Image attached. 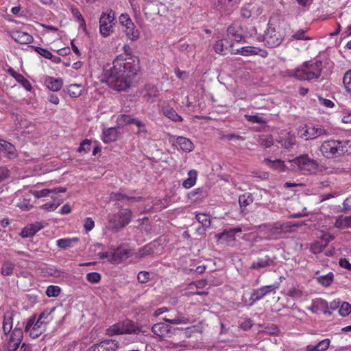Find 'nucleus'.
<instances>
[{"label": "nucleus", "instance_id": "f257e3e1", "mask_svg": "<svg viewBox=\"0 0 351 351\" xmlns=\"http://www.w3.org/2000/svg\"><path fill=\"white\" fill-rule=\"evenodd\" d=\"M139 69V59L136 56L122 53L115 58L111 67L104 69V75L110 88L119 92L125 91Z\"/></svg>", "mask_w": 351, "mask_h": 351}, {"label": "nucleus", "instance_id": "f03ea898", "mask_svg": "<svg viewBox=\"0 0 351 351\" xmlns=\"http://www.w3.org/2000/svg\"><path fill=\"white\" fill-rule=\"evenodd\" d=\"M349 143V141H325L321 145L319 151L324 157L328 159L339 157L348 152Z\"/></svg>", "mask_w": 351, "mask_h": 351}, {"label": "nucleus", "instance_id": "7ed1b4c3", "mask_svg": "<svg viewBox=\"0 0 351 351\" xmlns=\"http://www.w3.org/2000/svg\"><path fill=\"white\" fill-rule=\"evenodd\" d=\"M260 232L267 240H276L290 231L291 226L288 223L276 221L260 226Z\"/></svg>", "mask_w": 351, "mask_h": 351}, {"label": "nucleus", "instance_id": "20e7f679", "mask_svg": "<svg viewBox=\"0 0 351 351\" xmlns=\"http://www.w3.org/2000/svg\"><path fill=\"white\" fill-rule=\"evenodd\" d=\"M285 38V34L280 25L272 23L269 19L267 27L264 32V45L269 48H274L279 46Z\"/></svg>", "mask_w": 351, "mask_h": 351}, {"label": "nucleus", "instance_id": "39448f33", "mask_svg": "<svg viewBox=\"0 0 351 351\" xmlns=\"http://www.w3.org/2000/svg\"><path fill=\"white\" fill-rule=\"evenodd\" d=\"M322 69L321 61L304 62L300 69L295 71L293 76L300 80H311L317 79Z\"/></svg>", "mask_w": 351, "mask_h": 351}, {"label": "nucleus", "instance_id": "423d86ee", "mask_svg": "<svg viewBox=\"0 0 351 351\" xmlns=\"http://www.w3.org/2000/svg\"><path fill=\"white\" fill-rule=\"evenodd\" d=\"M132 217L130 209L121 208L117 213L108 217L107 228L117 232L130 223Z\"/></svg>", "mask_w": 351, "mask_h": 351}, {"label": "nucleus", "instance_id": "0eeeda50", "mask_svg": "<svg viewBox=\"0 0 351 351\" xmlns=\"http://www.w3.org/2000/svg\"><path fill=\"white\" fill-rule=\"evenodd\" d=\"M291 165L304 173H315L318 169L317 160L309 157L308 154H302L290 160Z\"/></svg>", "mask_w": 351, "mask_h": 351}, {"label": "nucleus", "instance_id": "6e6552de", "mask_svg": "<svg viewBox=\"0 0 351 351\" xmlns=\"http://www.w3.org/2000/svg\"><path fill=\"white\" fill-rule=\"evenodd\" d=\"M3 335V351H16L23 339V330L16 326L11 332Z\"/></svg>", "mask_w": 351, "mask_h": 351}, {"label": "nucleus", "instance_id": "1a4fd4ad", "mask_svg": "<svg viewBox=\"0 0 351 351\" xmlns=\"http://www.w3.org/2000/svg\"><path fill=\"white\" fill-rule=\"evenodd\" d=\"M99 33L106 38L109 36L114 29L116 24L115 12L112 9H108L106 12H103L99 18Z\"/></svg>", "mask_w": 351, "mask_h": 351}, {"label": "nucleus", "instance_id": "9d476101", "mask_svg": "<svg viewBox=\"0 0 351 351\" xmlns=\"http://www.w3.org/2000/svg\"><path fill=\"white\" fill-rule=\"evenodd\" d=\"M46 329V326L36 319L35 315L30 317L25 325V332L28 333L32 339H36L40 336Z\"/></svg>", "mask_w": 351, "mask_h": 351}, {"label": "nucleus", "instance_id": "9b49d317", "mask_svg": "<svg viewBox=\"0 0 351 351\" xmlns=\"http://www.w3.org/2000/svg\"><path fill=\"white\" fill-rule=\"evenodd\" d=\"M300 136L305 140L315 139L326 134V130L320 125H306L300 130Z\"/></svg>", "mask_w": 351, "mask_h": 351}, {"label": "nucleus", "instance_id": "f8f14e48", "mask_svg": "<svg viewBox=\"0 0 351 351\" xmlns=\"http://www.w3.org/2000/svg\"><path fill=\"white\" fill-rule=\"evenodd\" d=\"M278 289V285L276 284L263 286L258 289H254L251 293L250 300L252 304L262 300L266 295L275 294Z\"/></svg>", "mask_w": 351, "mask_h": 351}, {"label": "nucleus", "instance_id": "ddd939ff", "mask_svg": "<svg viewBox=\"0 0 351 351\" xmlns=\"http://www.w3.org/2000/svg\"><path fill=\"white\" fill-rule=\"evenodd\" d=\"M119 343L114 339H106L91 346L90 351H116Z\"/></svg>", "mask_w": 351, "mask_h": 351}, {"label": "nucleus", "instance_id": "4468645a", "mask_svg": "<svg viewBox=\"0 0 351 351\" xmlns=\"http://www.w3.org/2000/svg\"><path fill=\"white\" fill-rule=\"evenodd\" d=\"M10 36L16 42L22 45L30 44L34 40V38L32 35L22 31H12L10 33Z\"/></svg>", "mask_w": 351, "mask_h": 351}, {"label": "nucleus", "instance_id": "2eb2a0df", "mask_svg": "<svg viewBox=\"0 0 351 351\" xmlns=\"http://www.w3.org/2000/svg\"><path fill=\"white\" fill-rule=\"evenodd\" d=\"M66 191V189L64 187H55L53 189H45L42 190H31L30 193L35 197V198H40L43 197L49 196L50 193L53 194H58L59 193H65Z\"/></svg>", "mask_w": 351, "mask_h": 351}, {"label": "nucleus", "instance_id": "dca6fc26", "mask_svg": "<svg viewBox=\"0 0 351 351\" xmlns=\"http://www.w3.org/2000/svg\"><path fill=\"white\" fill-rule=\"evenodd\" d=\"M328 302L322 298H316L312 300L311 306L308 308L313 313H326V309L328 308Z\"/></svg>", "mask_w": 351, "mask_h": 351}, {"label": "nucleus", "instance_id": "f3484780", "mask_svg": "<svg viewBox=\"0 0 351 351\" xmlns=\"http://www.w3.org/2000/svg\"><path fill=\"white\" fill-rule=\"evenodd\" d=\"M141 329L134 325H132L130 328H125L124 326L121 327L119 324L113 325L108 329V334L110 335H119L123 333H136L138 334L141 332Z\"/></svg>", "mask_w": 351, "mask_h": 351}, {"label": "nucleus", "instance_id": "a211bd4d", "mask_svg": "<svg viewBox=\"0 0 351 351\" xmlns=\"http://www.w3.org/2000/svg\"><path fill=\"white\" fill-rule=\"evenodd\" d=\"M8 73L14 77L17 82H19L26 90L31 91L32 86L31 83L25 77L17 73L13 68L10 67L8 69Z\"/></svg>", "mask_w": 351, "mask_h": 351}, {"label": "nucleus", "instance_id": "6ab92c4d", "mask_svg": "<svg viewBox=\"0 0 351 351\" xmlns=\"http://www.w3.org/2000/svg\"><path fill=\"white\" fill-rule=\"evenodd\" d=\"M43 228V225L41 222L37 221L34 223H31L26 226L21 231V235L22 237H29L34 236L39 230Z\"/></svg>", "mask_w": 351, "mask_h": 351}, {"label": "nucleus", "instance_id": "aec40b11", "mask_svg": "<svg viewBox=\"0 0 351 351\" xmlns=\"http://www.w3.org/2000/svg\"><path fill=\"white\" fill-rule=\"evenodd\" d=\"M227 36L232 40L241 42L243 38V30L240 26L231 25L227 29Z\"/></svg>", "mask_w": 351, "mask_h": 351}, {"label": "nucleus", "instance_id": "412c9836", "mask_svg": "<svg viewBox=\"0 0 351 351\" xmlns=\"http://www.w3.org/2000/svg\"><path fill=\"white\" fill-rule=\"evenodd\" d=\"M171 327L165 323H157L152 327L153 333L160 338L166 337L170 332Z\"/></svg>", "mask_w": 351, "mask_h": 351}, {"label": "nucleus", "instance_id": "4be33fe9", "mask_svg": "<svg viewBox=\"0 0 351 351\" xmlns=\"http://www.w3.org/2000/svg\"><path fill=\"white\" fill-rule=\"evenodd\" d=\"M114 263H119L131 255V251L125 247H119L114 251Z\"/></svg>", "mask_w": 351, "mask_h": 351}, {"label": "nucleus", "instance_id": "5701e85b", "mask_svg": "<svg viewBox=\"0 0 351 351\" xmlns=\"http://www.w3.org/2000/svg\"><path fill=\"white\" fill-rule=\"evenodd\" d=\"M45 84L49 90L56 92L62 88L63 81L61 78L47 77L45 80Z\"/></svg>", "mask_w": 351, "mask_h": 351}, {"label": "nucleus", "instance_id": "b1692460", "mask_svg": "<svg viewBox=\"0 0 351 351\" xmlns=\"http://www.w3.org/2000/svg\"><path fill=\"white\" fill-rule=\"evenodd\" d=\"M14 313L13 311L5 313L3 319V334H7L12 331L13 319Z\"/></svg>", "mask_w": 351, "mask_h": 351}, {"label": "nucleus", "instance_id": "393cba45", "mask_svg": "<svg viewBox=\"0 0 351 351\" xmlns=\"http://www.w3.org/2000/svg\"><path fill=\"white\" fill-rule=\"evenodd\" d=\"M232 47L233 44L232 43H229L227 39H221L216 41L213 46V49L217 53L225 55L226 50H228Z\"/></svg>", "mask_w": 351, "mask_h": 351}, {"label": "nucleus", "instance_id": "a878e982", "mask_svg": "<svg viewBox=\"0 0 351 351\" xmlns=\"http://www.w3.org/2000/svg\"><path fill=\"white\" fill-rule=\"evenodd\" d=\"M118 131L116 128H108L103 130L102 141L104 143H109L117 141Z\"/></svg>", "mask_w": 351, "mask_h": 351}, {"label": "nucleus", "instance_id": "bb28decb", "mask_svg": "<svg viewBox=\"0 0 351 351\" xmlns=\"http://www.w3.org/2000/svg\"><path fill=\"white\" fill-rule=\"evenodd\" d=\"M84 88L82 85L71 84L66 87L64 91L72 98H77L82 94Z\"/></svg>", "mask_w": 351, "mask_h": 351}, {"label": "nucleus", "instance_id": "cd10ccee", "mask_svg": "<svg viewBox=\"0 0 351 351\" xmlns=\"http://www.w3.org/2000/svg\"><path fill=\"white\" fill-rule=\"evenodd\" d=\"M330 340L324 339L317 343L316 345H308L305 347L306 351H326L330 346Z\"/></svg>", "mask_w": 351, "mask_h": 351}, {"label": "nucleus", "instance_id": "c85d7f7f", "mask_svg": "<svg viewBox=\"0 0 351 351\" xmlns=\"http://www.w3.org/2000/svg\"><path fill=\"white\" fill-rule=\"evenodd\" d=\"M52 202H48L40 206V208L47 210H55L62 202L63 199L59 196H51Z\"/></svg>", "mask_w": 351, "mask_h": 351}, {"label": "nucleus", "instance_id": "c756f323", "mask_svg": "<svg viewBox=\"0 0 351 351\" xmlns=\"http://www.w3.org/2000/svg\"><path fill=\"white\" fill-rule=\"evenodd\" d=\"M189 178L184 180L182 184V186L189 189L195 185L197 179V171L195 169L190 170L188 172Z\"/></svg>", "mask_w": 351, "mask_h": 351}, {"label": "nucleus", "instance_id": "7c9ffc66", "mask_svg": "<svg viewBox=\"0 0 351 351\" xmlns=\"http://www.w3.org/2000/svg\"><path fill=\"white\" fill-rule=\"evenodd\" d=\"M258 52H262L261 56L263 57H266L267 56V53L265 50H262L255 47L252 46H246L241 48L240 54L242 56H251V55H256Z\"/></svg>", "mask_w": 351, "mask_h": 351}, {"label": "nucleus", "instance_id": "2f4dec72", "mask_svg": "<svg viewBox=\"0 0 351 351\" xmlns=\"http://www.w3.org/2000/svg\"><path fill=\"white\" fill-rule=\"evenodd\" d=\"M176 142L180 145L181 149L184 152H190L193 149V143L187 138L178 136Z\"/></svg>", "mask_w": 351, "mask_h": 351}, {"label": "nucleus", "instance_id": "473e14b6", "mask_svg": "<svg viewBox=\"0 0 351 351\" xmlns=\"http://www.w3.org/2000/svg\"><path fill=\"white\" fill-rule=\"evenodd\" d=\"M79 239L77 237L62 238L56 241V245L60 249H66L73 247V244L77 243Z\"/></svg>", "mask_w": 351, "mask_h": 351}, {"label": "nucleus", "instance_id": "72a5a7b5", "mask_svg": "<svg viewBox=\"0 0 351 351\" xmlns=\"http://www.w3.org/2000/svg\"><path fill=\"white\" fill-rule=\"evenodd\" d=\"M279 143L285 149L291 148L296 143L295 136L290 132H288L284 137L280 138Z\"/></svg>", "mask_w": 351, "mask_h": 351}, {"label": "nucleus", "instance_id": "f704fd0d", "mask_svg": "<svg viewBox=\"0 0 351 351\" xmlns=\"http://www.w3.org/2000/svg\"><path fill=\"white\" fill-rule=\"evenodd\" d=\"M335 227L339 229L351 228V216H339L335 221Z\"/></svg>", "mask_w": 351, "mask_h": 351}, {"label": "nucleus", "instance_id": "c9c22d12", "mask_svg": "<svg viewBox=\"0 0 351 351\" xmlns=\"http://www.w3.org/2000/svg\"><path fill=\"white\" fill-rule=\"evenodd\" d=\"M55 310V307L45 309L39 315L38 319L41 321V322L47 327V325L53 319L51 314Z\"/></svg>", "mask_w": 351, "mask_h": 351}, {"label": "nucleus", "instance_id": "e433bc0d", "mask_svg": "<svg viewBox=\"0 0 351 351\" xmlns=\"http://www.w3.org/2000/svg\"><path fill=\"white\" fill-rule=\"evenodd\" d=\"M124 32L128 38L132 41L137 40L140 38V32L136 29L134 23L132 25L126 27Z\"/></svg>", "mask_w": 351, "mask_h": 351}, {"label": "nucleus", "instance_id": "4c0bfd02", "mask_svg": "<svg viewBox=\"0 0 351 351\" xmlns=\"http://www.w3.org/2000/svg\"><path fill=\"white\" fill-rule=\"evenodd\" d=\"M0 145L3 148L9 158H13L16 156V149L10 143L5 140L0 139Z\"/></svg>", "mask_w": 351, "mask_h": 351}, {"label": "nucleus", "instance_id": "58836bf2", "mask_svg": "<svg viewBox=\"0 0 351 351\" xmlns=\"http://www.w3.org/2000/svg\"><path fill=\"white\" fill-rule=\"evenodd\" d=\"M334 280V274L329 272L326 275H322L317 278V282L319 285L327 287H329Z\"/></svg>", "mask_w": 351, "mask_h": 351}, {"label": "nucleus", "instance_id": "ea45409f", "mask_svg": "<svg viewBox=\"0 0 351 351\" xmlns=\"http://www.w3.org/2000/svg\"><path fill=\"white\" fill-rule=\"evenodd\" d=\"M163 114L165 117L175 122L182 121V118L172 108L167 107L163 109Z\"/></svg>", "mask_w": 351, "mask_h": 351}, {"label": "nucleus", "instance_id": "a19ab883", "mask_svg": "<svg viewBox=\"0 0 351 351\" xmlns=\"http://www.w3.org/2000/svg\"><path fill=\"white\" fill-rule=\"evenodd\" d=\"M254 202V197L250 193H245L241 195L239 197V203L241 208H245L250 205Z\"/></svg>", "mask_w": 351, "mask_h": 351}, {"label": "nucleus", "instance_id": "79ce46f5", "mask_svg": "<svg viewBox=\"0 0 351 351\" xmlns=\"http://www.w3.org/2000/svg\"><path fill=\"white\" fill-rule=\"evenodd\" d=\"M270 258L266 256L264 258H258L257 261H254L251 265V268L254 269H258L264 268L269 265Z\"/></svg>", "mask_w": 351, "mask_h": 351}, {"label": "nucleus", "instance_id": "37998d69", "mask_svg": "<svg viewBox=\"0 0 351 351\" xmlns=\"http://www.w3.org/2000/svg\"><path fill=\"white\" fill-rule=\"evenodd\" d=\"M14 265L11 261H4L2 264L1 273L4 276H10L13 274Z\"/></svg>", "mask_w": 351, "mask_h": 351}, {"label": "nucleus", "instance_id": "c03bdc74", "mask_svg": "<svg viewBox=\"0 0 351 351\" xmlns=\"http://www.w3.org/2000/svg\"><path fill=\"white\" fill-rule=\"evenodd\" d=\"M136 119L132 118L128 114H121L117 118V123L119 126H124L126 125L134 124Z\"/></svg>", "mask_w": 351, "mask_h": 351}, {"label": "nucleus", "instance_id": "a18cd8bd", "mask_svg": "<svg viewBox=\"0 0 351 351\" xmlns=\"http://www.w3.org/2000/svg\"><path fill=\"white\" fill-rule=\"evenodd\" d=\"M134 125L138 127V130L136 132L137 135L140 137L145 138L147 134L145 124L136 119V121H134Z\"/></svg>", "mask_w": 351, "mask_h": 351}, {"label": "nucleus", "instance_id": "49530a36", "mask_svg": "<svg viewBox=\"0 0 351 351\" xmlns=\"http://www.w3.org/2000/svg\"><path fill=\"white\" fill-rule=\"evenodd\" d=\"M351 313V304L347 302H341L339 313L342 317H346Z\"/></svg>", "mask_w": 351, "mask_h": 351}, {"label": "nucleus", "instance_id": "de8ad7c7", "mask_svg": "<svg viewBox=\"0 0 351 351\" xmlns=\"http://www.w3.org/2000/svg\"><path fill=\"white\" fill-rule=\"evenodd\" d=\"M196 219L204 227H209L210 226V219L209 215L205 213H199L196 215Z\"/></svg>", "mask_w": 351, "mask_h": 351}, {"label": "nucleus", "instance_id": "09e8293b", "mask_svg": "<svg viewBox=\"0 0 351 351\" xmlns=\"http://www.w3.org/2000/svg\"><path fill=\"white\" fill-rule=\"evenodd\" d=\"M188 198L196 202L203 197V190L201 188L195 189L188 193Z\"/></svg>", "mask_w": 351, "mask_h": 351}, {"label": "nucleus", "instance_id": "8fccbe9b", "mask_svg": "<svg viewBox=\"0 0 351 351\" xmlns=\"http://www.w3.org/2000/svg\"><path fill=\"white\" fill-rule=\"evenodd\" d=\"M343 82L346 92L351 97V70L348 71L343 78Z\"/></svg>", "mask_w": 351, "mask_h": 351}, {"label": "nucleus", "instance_id": "3c124183", "mask_svg": "<svg viewBox=\"0 0 351 351\" xmlns=\"http://www.w3.org/2000/svg\"><path fill=\"white\" fill-rule=\"evenodd\" d=\"M258 143L265 147H270L273 143L274 140L271 135H262L259 136Z\"/></svg>", "mask_w": 351, "mask_h": 351}, {"label": "nucleus", "instance_id": "603ef678", "mask_svg": "<svg viewBox=\"0 0 351 351\" xmlns=\"http://www.w3.org/2000/svg\"><path fill=\"white\" fill-rule=\"evenodd\" d=\"M245 119L252 123H260L263 124L266 123V120L264 117H261L258 114L255 115H250V114H245L244 116Z\"/></svg>", "mask_w": 351, "mask_h": 351}, {"label": "nucleus", "instance_id": "864d4df0", "mask_svg": "<svg viewBox=\"0 0 351 351\" xmlns=\"http://www.w3.org/2000/svg\"><path fill=\"white\" fill-rule=\"evenodd\" d=\"M61 289L58 286L50 285L46 290V295L48 297H57L60 293Z\"/></svg>", "mask_w": 351, "mask_h": 351}, {"label": "nucleus", "instance_id": "5fc2aeb1", "mask_svg": "<svg viewBox=\"0 0 351 351\" xmlns=\"http://www.w3.org/2000/svg\"><path fill=\"white\" fill-rule=\"evenodd\" d=\"M119 23L125 27V28L128 26L132 25L134 23L132 21L131 18L128 14L123 13L121 14L119 17Z\"/></svg>", "mask_w": 351, "mask_h": 351}, {"label": "nucleus", "instance_id": "6e6d98bb", "mask_svg": "<svg viewBox=\"0 0 351 351\" xmlns=\"http://www.w3.org/2000/svg\"><path fill=\"white\" fill-rule=\"evenodd\" d=\"M325 247L326 246L324 245L322 241H317L311 246V251L312 253L317 254L322 252Z\"/></svg>", "mask_w": 351, "mask_h": 351}, {"label": "nucleus", "instance_id": "4d7b16f0", "mask_svg": "<svg viewBox=\"0 0 351 351\" xmlns=\"http://www.w3.org/2000/svg\"><path fill=\"white\" fill-rule=\"evenodd\" d=\"M165 322L173 324H186L189 323V319L184 316H181L180 317L175 318V319H168L164 318Z\"/></svg>", "mask_w": 351, "mask_h": 351}, {"label": "nucleus", "instance_id": "13d9d810", "mask_svg": "<svg viewBox=\"0 0 351 351\" xmlns=\"http://www.w3.org/2000/svg\"><path fill=\"white\" fill-rule=\"evenodd\" d=\"M86 280L90 283H98L100 282L101 276L98 272H90L86 274Z\"/></svg>", "mask_w": 351, "mask_h": 351}, {"label": "nucleus", "instance_id": "bf43d9fd", "mask_svg": "<svg viewBox=\"0 0 351 351\" xmlns=\"http://www.w3.org/2000/svg\"><path fill=\"white\" fill-rule=\"evenodd\" d=\"M31 47L34 48V51L36 53H38L39 55H40L41 56L45 58L49 59V58H52L51 52L49 51L47 49H44V48H42L40 47H34V46H31Z\"/></svg>", "mask_w": 351, "mask_h": 351}, {"label": "nucleus", "instance_id": "052dcab7", "mask_svg": "<svg viewBox=\"0 0 351 351\" xmlns=\"http://www.w3.org/2000/svg\"><path fill=\"white\" fill-rule=\"evenodd\" d=\"M253 324V322L250 318H244L239 322V327L245 331L251 329Z\"/></svg>", "mask_w": 351, "mask_h": 351}, {"label": "nucleus", "instance_id": "680f3d73", "mask_svg": "<svg viewBox=\"0 0 351 351\" xmlns=\"http://www.w3.org/2000/svg\"><path fill=\"white\" fill-rule=\"evenodd\" d=\"M91 141L88 139L84 140L81 143L78 148L79 152H84L88 153L90 149L91 146Z\"/></svg>", "mask_w": 351, "mask_h": 351}, {"label": "nucleus", "instance_id": "e2e57ef3", "mask_svg": "<svg viewBox=\"0 0 351 351\" xmlns=\"http://www.w3.org/2000/svg\"><path fill=\"white\" fill-rule=\"evenodd\" d=\"M154 252V250L151 244L147 245L138 250V255L140 257L149 255Z\"/></svg>", "mask_w": 351, "mask_h": 351}, {"label": "nucleus", "instance_id": "0e129e2a", "mask_svg": "<svg viewBox=\"0 0 351 351\" xmlns=\"http://www.w3.org/2000/svg\"><path fill=\"white\" fill-rule=\"evenodd\" d=\"M265 162L268 164L271 168L274 169H282L284 167V162L281 160H276L272 161L268 158L265 160Z\"/></svg>", "mask_w": 351, "mask_h": 351}, {"label": "nucleus", "instance_id": "69168bd1", "mask_svg": "<svg viewBox=\"0 0 351 351\" xmlns=\"http://www.w3.org/2000/svg\"><path fill=\"white\" fill-rule=\"evenodd\" d=\"M305 32H306V31H304L303 29H300L291 36V38L293 40H309L310 38L305 36Z\"/></svg>", "mask_w": 351, "mask_h": 351}, {"label": "nucleus", "instance_id": "338daca9", "mask_svg": "<svg viewBox=\"0 0 351 351\" xmlns=\"http://www.w3.org/2000/svg\"><path fill=\"white\" fill-rule=\"evenodd\" d=\"M137 279L140 283H146L149 280V273L146 271H141L138 274Z\"/></svg>", "mask_w": 351, "mask_h": 351}, {"label": "nucleus", "instance_id": "774afa93", "mask_svg": "<svg viewBox=\"0 0 351 351\" xmlns=\"http://www.w3.org/2000/svg\"><path fill=\"white\" fill-rule=\"evenodd\" d=\"M84 227L85 230L88 232L91 231L95 227V221L91 217H86L84 219Z\"/></svg>", "mask_w": 351, "mask_h": 351}]
</instances>
